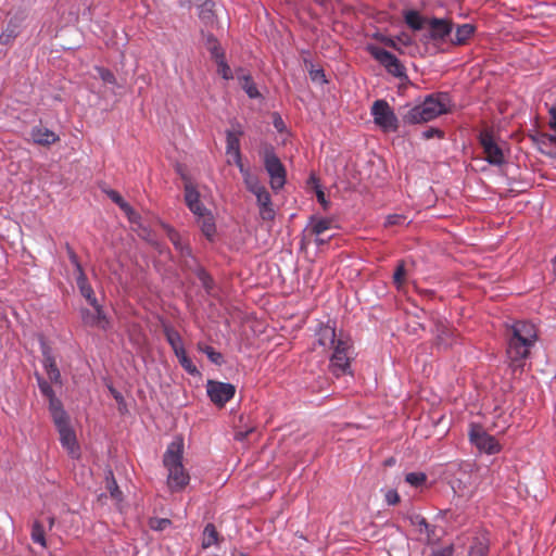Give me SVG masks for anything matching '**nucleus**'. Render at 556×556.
Segmentation results:
<instances>
[{
    "mask_svg": "<svg viewBox=\"0 0 556 556\" xmlns=\"http://www.w3.org/2000/svg\"><path fill=\"white\" fill-rule=\"evenodd\" d=\"M538 340L535 326L527 320H516L506 328V354L510 366L521 368Z\"/></svg>",
    "mask_w": 556,
    "mask_h": 556,
    "instance_id": "f257e3e1",
    "label": "nucleus"
},
{
    "mask_svg": "<svg viewBox=\"0 0 556 556\" xmlns=\"http://www.w3.org/2000/svg\"><path fill=\"white\" fill-rule=\"evenodd\" d=\"M184 447V438L176 435L163 455V466L167 470V486L173 493L184 491L190 482V475L182 464Z\"/></svg>",
    "mask_w": 556,
    "mask_h": 556,
    "instance_id": "f03ea898",
    "label": "nucleus"
},
{
    "mask_svg": "<svg viewBox=\"0 0 556 556\" xmlns=\"http://www.w3.org/2000/svg\"><path fill=\"white\" fill-rule=\"evenodd\" d=\"M53 424L60 435V443L66 450L68 456L73 459L80 457V447L77 442L76 433L71 426V420L65 409L51 415Z\"/></svg>",
    "mask_w": 556,
    "mask_h": 556,
    "instance_id": "7ed1b4c3",
    "label": "nucleus"
},
{
    "mask_svg": "<svg viewBox=\"0 0 556 556\" xmlns=\"http://www.w3.org/2000/svg\"><path fill=\"white\" fill-rule=\"evenodd\" d=\"M332 353L329 358V369L336 377L351 372L352 343L349 337L341 334L339 342L330 348Z\"/></svg>",
    "mask_w": 556,
    "mask_h": 556,
    "instance_id": "20e7f679",
    "label": "nucleus"
},
{
    "mask_svg": "<svg viewBox=\"0 0 556 556\" xmlns=\"http://www.w3.org/2000/svg\"><path fill=\"white\" fill-rule=\"evenodd\" d=\"M261 155L263 159L264 167L270 177V187L274 191H278L286 185V168L278 155L275 152L273 146H265Z\"/></svg>",
    "mask_w": 556,
    "mask_h": 556,
    "instance_id": "39448f33",
    "label": "nucleus"
},
{
    "mask_svg": "<svg viewBox=\"0 0 556 556\" xmlns=\"http://www.w3.org/2000/svg\"><path fill=\"white\" fill-rule=\"evenodd\" d=\"M374 123L383 132H395L399 129V118L386 100H376L370 109Z\"/></svg>",
    "mask_w": 556,
    "mask_h": 556,
    "instance_id": "423d86ee",
    "label": "nucleus"
},
{
    "mask_svg": "<svg viewBox=\"0 0 556 556\" xmlns=\"http://www.w3.org/2000/svg\"><path fill=\"white\" fill-rule=\"evenodd\" d=\"M368 51L390 75L400 79H407L405 66L393 53L376 46H369Z\"/></svg>",
    "mask_w": 556,
    "mask_h": 556,
    "instance_id": "0eeeda50",
    "label": "nucleus"
},
{
    "mask_svg": "<svg viewBox=\"0 0 556 556\" xmlns=\"http://www.w3.org/2000/svg\"><path fill=\"white\" fill-rule=\"evenodd\" d=\"M478 141L482 147L483 153L485 154L484 161L488 164L501 167L506 163L503 149L495 141L492 131L488 129L480 131Z\"/></svg>",
    "mask_w": 556,
    "mask_h": 556,
    "instance_id": "6e6552de",
    "label": "nucleus"
},
{
    "mask_svg": "<svg viewBox=\"0 0 556 556\" xmlns=\"http://www.w3.org/2000/svg\"><path fill=\"white\" fill-rule=\"evenodd\" d=\"M469 441L475 445L481 453L488 455H494L501 452V444L491 434H489L481 426L472 424L470 426Z\"/></svg>",
    "mask_w": 556,
    "mask_h": 556,
    "instance_id": "1a4fd4ad",
    "label": "nucleus"
},
{
    "mask_svg": "<svg viewBox=\"0 0 556 556\" xmlns=\"http://www.w3.org/2000/svg\"><path fill=\"white\" fill-rule=\"evenodd\" d=\"M424 105L422 112L427 115L429 121L446 114L450 111L451 97L447 92L431 93L421 102Z\"/></svg>",
    "mask_w": 556,
    "mask_h": 556,
    "instance_id": "9d476101",
    "label": "nucleus"
},
{
    "mask_svg": "<svg viewBox=\"0 0 556 556\" xmlns=\"http://www.w3.org/2000/svg\"><path fill=\"white\" fill-rule=\"evenodd\" d=\"M428 33L424 34L425 41H433L443 43L451 38L453 31V23L447 18L431 17L428 21Z\"/></svg>",
    "mask_w": 556,
    "mask_h": 556,
    "instance_id": "9b49d317",
    "label": "nucleus"
},
{
    "mask_svg": "<svg viewBox=\"0 0 556 556\" xmlns=\"http://www.w3.org/2000/svg\"><path fill=\"white\" fill-rule=\"evenodd\" d=\"M206 393L211 402L218 407H223L235 396L236 387L229 382L208 380L206 383Z\"/></svg>",
    "mask_w": 556,
    "mask_h": 556,
    "instance_id": "f8f14e48",
    "label": "nucleus"
},
{
    "mask_svg": "<svg viewBox=\"0 0 556 556\" xmlns=\"http://www.w3.org/2000/svg\"><path fill=\"white\" fill-rule=\"evenodd\" d=\"M27 15L25 11L18 10L10 15L5 27L0 34V45L10 46L21 35Z\"/></svg>",
    "mask_w": 556,
    "mask_h": 556,
    "instance_id": "ddd939ff",
    "label": "nucleus"
},
{
    "mask_svg": "<svg viewBox=\"0 0 556 556\" xmlns=\"http://www.w3.org/2000/svg\"><path fill=\"white\" fill-rule=\"evenodd\" d=\"M93 311L87 307L79 308V316L85 326L98 327L102 330H106L110 326V320L103 309V306H92Z\"/></svg>",
    "mask_w": 556,
    "mask_h": 556,
    "instance_id": "4468645a",
    "label": "nucleus"
},
{
    "mask_svg": "<svg viewBox=\"0 0 556 556\" xmlns=\"http://www.w3.org/2000/svg\"><path fill=\"white\" fill-rule=\"evenodd\" d=\"M184 198L187 207L194 215V218L203 217L205 213L211 211L201 202V195L198 189L191 184L187 182L184 186Z\"/></svg>",
    "mask_w": 556,
    "mask_h": 556,
    "instance_id": "2eb2a0df",
    "label": "nucleus"
},
{
    "mask_svg": "<svg viewBox=\"0 0 556 556\" xmlns=\"http://www.w3.org/2000/svg\"><path fill=\"white\" fill-rule=\"evenodd\" d=\"M38 388L43 396L49 401V413L53 415L64 409L60 399L56 397L54 390L49 381H47L40 374H35Z\"/></svg>",
    "mask_w": 556,
    "mask_h": 556,
    "instance_id": "dca6fc26",
    "label": "nucleus"
},
{
    "mask_svg": "<svg viewBox=\"0 0 556 556\" xmlns=\"http://www.w3.org/2000/svg\"><path fill=\"white\" fill-rule=\"evenodd\" d=\"M341 334L344 333L341 331L337 333L334 323L330 324V321H328L327 324H320L316 331L317 343L320 346L330 349L339 342Z\"/></svg>",
    "mask_w": 556,
    "mask_h": 556,
    "instance_id": "f3484780",
    "label": "nucleus"
},
{
    "mask_svg": "<svg viewBox=\"0 0 556 556\" xmlns=\"http://www.w3.org/2000/svg\"><path fill=\"white\" fill-rule=\"evenodd\" d=\"M435 344L438 349L446 350L456 342V334L447 325L444 323L435 324Z\"/></svg>",
    "mask_w": 556,
    "mask_h": 556,
    "instance_id": "a211bd4d",
    "label": "nucleus"
},
{
    "mask_svg": "<svg viewBox=\"0 0 556 556\" xmlns=\"http://www.w3.org/2000/svg\"><path fill=\"white\" fill-rule=\"evenodd\" d=\"M30 137L36 144L45 147H49L60 139L54 131L43 126H34L30 130Z\"/></svg>",
    "mask_w": 556,
    "mask_h": 556,
    "instance_id": "6ab92c4d",
    "label": "nucleus"
},
{
    "mask_svg": "<svg viewBox=\"0 0 556 556\" xmlns=\"http://www.w3.org/2000/svg\"><path fill=\"white\" fill-rule=\"evenodd\" d=\"M256 202L260 208V216L264 220H273L275 218V210L271 203V195L267 189L258 192L256 195Z\"/></svg>",
    "mask_w": 556,
    "mask_h": 556,
    "instance_id": "aec40b11",
    "label": "nucleus"
},
{
    "mask_svg": "<svg viewBox=\"0 0 556 556\" xmlns=\"http://www.w3.org/2000/svg\"><path fill=\"white\" fill-rule=\"evenodd\" d=\"M203 236L211 242L214 241L216 235L215 217L212 212L205 213L203 217L195 219Z\"/></svg>",
    "mask_w": 556,
    "mask_h": 556,
    "instance_id": "412c9836",
    "label": "nucleus"
},
{
    "mask_svg": "<svg viewBox=\"0 0 556 556\" xmlns=\"http://www.w3.org/2000/svg\"><path fill=\"white\" fill-rule=\"evenodd\" d=\"M406 518L410 522L412 526L417 528L419 533H425L427 538L430 540L434 536L435 527L431 526L427 522L426 518L419 514L410 513L407 514Z\"/></svg>",
    "mask_w": 556,
    "mask_h": 556,
    "instance_id": "4be33fe9",
    "label": "nucleus"
},
{
    "mask_svg": "<svg viewBox=\"0 0 556 556\" xmlns=\"http://www.w3.org/2000/svg\"><path fill=\"white\" fill-rule=\"evenodd\" d=\"M237 77L241 81V88L250 99H258L262 97L250 74H245L244 71L240 68L237 72Z\"/></svg>",
    "mask_w": 556,
    "mask_h": 556,
    "instance_id": "5701e85b",
    "label": "nucleus"
},
{
    "mask_svg": "<svg viewBox=\"0 0 556 556\" xmlns=\"http://www.w3.org/2000/svg\"><path fill=\"white\" fill-rule=\"evenodd\" d=\"M403 16L406 25L415 31L421 30L425 26H428V21L430 20L422 16L417 10H407L404 12Z\"/></svg>",
    "mask_w": 556,
    "mask_h": 556,
    "instance_id": "b1692460",
    "label": "nucleus"
},
{
    "mask_svg": "<svg viewBox=\"0 0 556 556\" xmlns=\"http://www.w3.org/2000/svg\"><path fill=\"white\" fill-rule=\"evenodd\" d=\"M476 27L472 24L466 23L456 27L455 35L450 38L453 46H463L475 34Z\"/></svg>",
    "mask_w": 556,
    "mask_h": 556,
    "instance_id": "393cba45",
    "label": "nucleus"
},
{
    "mask_svg": "<svg viewBox=\"0 0 556 556\" xmlns=\"http://www.w3.org/2000/svg\"><path fill=\"white\" fill-rule=\"evenodd\" d=\"M244 131L241 125H238V131H226V154L232 155L241 152L240 138Z\"/></svg>",
    "mask_w": 556,
    "mask_h": 556,
    "instance_id": "a878e982",
    "label": "nucleus"
},
{
    "mask_svg": "<svg viewBox=\"0 0 556 556\" xmlns=\"http://www.w3.org/2000/svg\"><path fill=\"white\" fill-rule=\"evenodd\" d=\"M190 269L194 273V275L197 276L199 281L201 282V285H202L203 289L205 290V292L207 294H211L213 289H214V287H215V282H214L213 277L199 263L197 265L192 266V268H190Z\"/></svg>",
    "mask_w": 556,
    "mask_h": 556,
    "instance_id": "bb28decb",
    "label": "nucleus"
},
{
    "mask_svg": "<svg viewBox=\"0 0 556 556\" xmlns=\"http://www.w3.org/2000/svg\"><path fill=\"white\" fill-rule=\"evenodd\" d=\"M424 105L422 103L414 105L409 108L404 114H403V121L406 124H419L429 122V118L427 115L422 112Z\"/></svg>",
    "mask_w": 556,
    "mask_h": 556,
    "instance_id": "cd10ccee",
    "label": "nucleus"
},
{
    "mask_svg": "<svg viewBox=\"0 0 556 556\" xmlns=\"http://www.w3.org/2000/svg\"><path fill=\"white\" fill-rule=\"evenodd\" d=\"M382 42L394 49V50H397L399 52H403V50L401 49L400 46H405V47H408V46H412L413 45V39L412 37L406 34V33H401L400 35H397L396 37H384L382 39Z\"/></svg>",
    "mask_w": 556,
    "mask_h": 556,
    "instance_id": "c85d7f7f",
    "label": "nucleus"
},
{
    "mask_svg": "<svg viewBox=\"0 0 556 556\" xmlns=\"http://www.w3.org/2000/svg\"><path fill=\"white\" fill-rule=\"evenodd\" d=\"M489 549V540L484 535L476 536L469 547L468 556H486Z\"/></svg>",
    "mask_w": 556,
    "mask_h": 556,
    "instance_id": "c756f323",
    "label": "nucleus"
},
{
    "mask_svg": "<svg viewBox=\"0 0 556 556\" xmlns=\"http://www.w3.org/2000/svg\"><path fill=\"white\" fill-rule=\"evenodd\" d=\"M332 220L330 218L317 217L316 215H312L309 217L308 226L311 227V231L320 236L326 230L331 228Z\"/></svg>",
    "mask_w": 556,
    "mask_h": 556,
    "instance_id": "7c9ffc66",
    "label": "nucleus"
},
{
    "mask_svg": "<svg viewBox=\"0 0 556 556\" xmlns=\"http://www.w3.org/2000/svg\"><path fill=\"white\" fill-rule=\"evenodd\" d=\"M163 332L173 351L184 346L182 338L174 327L168 324H164Z\"/></svg>",
    "mask_w": 556,
    "mask_h": 556,
    "instance_id": "2f4dec72",
    "label": "nucleus"
},
{
    "mask_svg": "<svg viewBox=\"0 0 556 556\" xmlns=\"http://www.w3.org/2000/svg\"><path fill=\"white\" fill-rule=\"evenodd\" d=\"M304 64L306 70L308 71L309 78L314 83H319L325 85L328 83L325 71L321 67L316 68L313 61L309 59H304Z\"/></svg>",
    "mask_w": 556,
    "mask_h": 556,
    "instance_id": "473e14b6",
    "label": "nucleus"
},
{
    "mask_svg": "<svg viewBox=\"0 0 556 556\" xmlns=\"http://www.w3.org/2000/svg\"><path fill=\"white\" fill-rule=\"evenodd\" d=\"M205 47L214 60L220 59V56L225 55L224 49L213 34L205 36Z\"/></svg>",
    "mask_w": 556,
    "mask_h": 556,
    "instance_id": "72a5a7b5",
    "label": "nucleus"
},
{
    "mask_svg": "<svg viewBox=\"0 0 556 556\" xmlns=\"http://www.w3.org/2000/svg\"><path fill=\"white\" fill-rule=\"evenodd\" d=\"M218 542V533L213 523H207L203 531L202 547L208 548Z\"/></svg>",
    "mask_w": 556,
    "mask_h": 556,
    "instance_id": "f704fd0d",
    "label": "nucleus"
},
{
    "mask_svg": "<svg viewBox=\"0 0 556 556\" xmlns=\"http://www.w3.org/2000/svg\"><path fill=\"white\" fill-rule=\"evenodd\" d=\"M30 538L34 543L39 544L41 547L47 546L46 531L41 522L34 521L31 526Z\"/></svg>",
    "mask_w": 556,
    "mask_h": 556,
    "instance_id": "c9c22d12",
    "label": "nucleus"
},
{
    "mask_svg": "<svg viewBox=\"0 0 556 556\" xmlns=\"http://www.w3.org/2000/svg\"><path fill=\"white\" fill-rule=\"evenodd\" d=\"M198 350L202 353H204L211 363L214 365L220 366L224 364V356L222 353L217 352L213 346L211 345H203L201 343L198 344Z\"/></svg>",
    "mask_w": 556,
    "mask_h": 556,
    "instance_id": "e433bc0d",
    "label": "nucleus"
},
{
    "mask_svg": "<svg viewBox=\"0 0 556 556\" xmlns=\"http://www.w3.org/2000/svg\"><path fill=\"white\" fill-rule=\"evenodd\" d=\"M215 3L212 0H204L199 5V17L204 22H212L214 17Z\"/></svg>",
    "mask_w": 556,
    "mask_h": 556,
    "instance_id": "4c0bfd02",
    "label": "nucleus"
},
{
    "mask_svg": "<svg viewBox=\"0 0 556 556\" xmlns=\"http://www.w3.org/2000/svg\"><path fill=\"white\" fill-rule=\"evenodd\" d=\"M406 279V269L405 264L401 261L393 273V283L397 290H401L405 283Z\"/></svg>",
    "mask_w": 556,
    "mask_h": 556,
    "instance_id": "58836bf2",
    "label": "nucleus"
},
{
    "mask_svg": "<svg viewBox=\"0 0 556 556\" xmlns=\"http://www.w3.org/2000/svg\"><path fill=\"white\" fill-rule=\"evenodd\" d=\"M40 351H41V355H42V367L43 368L51 367V365L56 364L52 349L45 341H40Z\"/></svg>",
    "mask_w": 556,
    "mask_h": 556,
    "instance_id": "ea45409f",
    "label": "nucleus"
},
{
    "mask_svg": "<svg viewBox=\"0 0 556 556\" xmlns=\"http://www.w3.org/2000/svg\"><path fill=\"white\" fill-rule=\"evenodd\" d=\"M180 256L184 258V265L187 268H192V266L198 264V260L192 253L191 247L186 243L180 250L177 251Z\"/></svg>",
    "mask_w": 556,
    "mask_h": 556,
    "instance_id": "a19ab883",
    "label": "nucleus"
},
{
    "mask_svg": "<svg viewBox=\"0 0 556 556\" xmlns=\"http://www.w3.org/2000/svg\"><path fill=\"white\" fill-rule=\"evenodd\" d=\"M410 223V219L404 214H389L384 219V227H392V226H404L408 225Z\"/></svg>",
    "mask_w": 556,
    "mask_h": 556,
    "instance_id": "79ce46f5",
    "label": "nucleus"
},
{
    "mask_svg": "<svg viewBox=\"0 0 556 556\" xmlns=\"http://www.w3.org/2000/svg\"><path fill=\"white\" fill-rule=\"evenodd\" d=\"M217 65V73L225 79L230 80L233 78L232 71L228 65L225 55L220 56V59L215 60Z\"/></svg>",
    "mask_w": 556,
    "mask_h": 556,
    "instance_id": "37998d69",
    "label": "nucleus"
},
{
    "mask_svg": "<svg viewBox=\"0 0 556 556\" xmlns=\"http://www.w3.org/2000/svg\"><path fill=\"white\" fill-rule=\"evenodd\" d=\"M405 481L412 486L419 488L424 485L427 481V476L421 471L408 472L405 476Z\"/></svg>",
    "mask_w": 556,
    "mask_h": 556,
    "instance_id": "c03bdc74",
    "label": "nucleus"
},
{
    "mask_svg": "<svg viewBox=\"0 0 556 556\" xmlns=\"http://www.w3.org/2000/svg\"><path fill=\"white\" fill-rule=\"evenodd\" d=\"M94 70L98 76L103 80V83L112 86H117V79L111 70L105 68L103 66H96Z\"/></svg>",
    "mask_w": 556,
    "mask_h": 556,
    "instance_id": "a18cd8bd",
    "label": "nucleus"
},
{
    "mask_svg": "<svg viewBox=\"0 0 556 556\" xmlns=\"http://www.w3.org/2000/svg\"><path fill=\"white\" fill-rule=\"evenodd\" d=\"M309 179L314 182V189L318 203L323 206L325 211H327L329 208L330 202L326 198V194L321 186L318 184V180L314 176H312Z\"/></svg>",
    "mask_w": 556,
    "mask_h": 556,
    "instance_id": "49530a36",
    "label": "nucleus"
},
{
    "mask_svg": "<svg viewBox=\"0 0 556 556\" xmlns=\"http://www.w3.org/2000/svg\"><path fill=\"white\" fill-rule=\"evenodd\" d=\"M167 236L170 242L173 243L176 251L180 250L187 242H185L180 236V233L175 230L173 227L167 226Z\"/></svg>",
    "mask_w": 556,
    "mask_h": 556,
    "instance_id": "de8ad7c7",
    "label": "nucleus"
},
{
    "mask_svg": "<svg viewBox=\"0 0 556 556\" xmlns=\"http://www.w3.org/2000/svg\"><path fill=\"white\" fill-rule=\"evenodd\" d=\"M43 369H45L46 374L48 375L49 380L52 383L58 384V386L63 384L61 371L56 364L51 365V367H46Z\"/></svg>",
    "mask_w": 556,
    "mask_h": 556,
    "instance_id": "09e8293b",
    "label": "nucleus"
},
{
    "mask_svg": "<svg viewBox=\"0 0 556 556\" xmlns=\"http://www.w3.org/2000/svg\"><path fill=\"white\" fill-rule=\"evenodd\" d=\"M106 194L121 210L129 208V203L117 191L111 189Z\"/></svg>",
    "mask_w": 556,
    "mask_h": 556,
    "instance_id": "8fccbe9b",
    "label": "nucleus"
},
{
    "mask_svg": "<svg viewBox=\"0 0 556 556\" xmlns=\"http://www.w3.org/2000/svg\"><path fill=\"white\" fill-rule=\"evenodd\" d=\"M79 292H80L81 296H84L86 299V301L88 302V304L90 306L100 305V303L94 294L92 286H89L88 288H84Z\"/></svg>",
    "mask_w": 556,
    "mask_h": 556,
    "instance_id": "3c124183",
    "label": "nucleus"
},
{
    "mask_svg": "<svg viewBox=\"0 0 556 556\" xmlns=\"http://www.w3.org/2000/svg\"><path fill=\"white\" fill-rule=\"evenodd\" d=\"M179 364L185 369V371H187L189 375H191V376H200L201 375L200 370L197 368V366L193 364V362L191 361V358L189 356L181 359L179 362Z\"/></svg>",
    "mask_w": 556,
    "mask_h": 556,
    "instance_id": "603ef678",
    "label": "nucleus"
},
{
    "mask_svg": "<svg viewBox=\"0 0 556 556\" xmlns=\"http://www.w3.org/2000/svg\"><path fill=\"white\" fill-rule=\"evenodd\" d=\"M111 479L108 478V489L110 491V494L114 498H119L122 495V492L118 489V485L113 477L112 471L109 472Z\"/></svg>",
    "mask_w": 556,
    "mask_h": 556,
    "instance_id": "864d4df0",
    "label": "nucleus"
},
{
    "mask_svg": "<svg viewBox=\"0 0 556 556\" xmlns=\"http://www.w3.org/2000/svg\"><path fill=\"white\" fill-rule=\"evenodd\" d=\"M76 285L78 290L80 291L84 288H88L91 286L88 281V278L84 271V269L75 271Z\"/></svg>",
    "mask_w": 556,
    "mask_h": 556,
    "instance_id": "5fc2aeb1",
    "label": "nucleus"
},
{
    "mask_svg": "<svg viewBox=\"0 0 556 556\" xmlns=\"http://www.w3.org/2000/svg\"><path fill=\"white\" fill-rule=\"evenodd\" d=\"M170 520L167 518H157L151 521V528L156 531H163L170 526Z\"/></svg>",
    "mask_w": 556,
    "mask_h": 556,
    "instance_id": "6e6d98bb",
    "label": "nucleus"
},
{
    "mask_svg": "<svg viewBox=\"0 0 556 556\" xmlns=\"http://www.w3.org/2000/svg\"><path fill=\"white\" fill-rule=\"evenodd\" d=\"M384 501L388 505L393 506L400 502V495L396 490H388L384 495Z\"/></svg>",
    "mask_w": 556,
    "mask_h": 556,
    "instance_id": "4d7b16f0",
    "label": "nucleus"
},
{
    "mask_svg": "<svg viewBox=\"0 0 556 556\" xmlns=\"http://www.w3.org/2000/svg\"><path fill=\"white\" fill-rule=\"evenodd\" d=\"M443 132L439 128L430 127L421 132V137L426 140L439 137L441 138Z\"/></svg>",
    "mask_w": 556,
    "mask_h": 556,
    "instance_id": "13d9d810",
    "label": "nucleus"
},
{
    "mask_svg": "<svg viewBox=\"0 0 556 556\" xmlns=\"http://www.w3.org/2000/svg\"><path fill=\"white\" fill-rule=\"evenodd\" d=\"M232 157L233 163L238 167L241 175H248V168L242 163V154L241 152L230 155Z\"/></svg>",
    "mask_w": 556,
    "mask_h": 556,
    "instance_id": "bf43d9fd",
    "label": "nucleus"
},
{
    "mask_svg": "<svg viewBox=\"0 0 556 556\" xmlns=\"http://www.w3.org/2000/svg\"><path fill=\"white\" fill-rule=\"evenodd\" d=\"M68 260H70L71 264L73 265L75 271L84 269L81 264H80V262H79V260H78V256L71 249L68 250Z\"/></svg>",
    "mask_w": 556,
    "mask_h": 556,
    "instance_id": "052dcab7",
    "label": "nucleus"
},
{
    "mask_svg": "<svg viewBox=\"0 0 556 556\" xmlns=\"http://www.w3.org/2000/svg\"><path fill=\"white\" fill-rule=\"evenodd\" d=\"M549 114V127L556 132V101L548 109Z\"/></svg>",
    "mask_w": 556,
    "mask_h": 556,
    "instance_id": "680f3d73",
    "label": "nucleus"
},
{
    "mask_svg": "<svg viewBox=\"0 0 556 556\" xmlns=\"http://www.w3.org/2000/svg\"><path fill=\"white\" fill-rule=\"evenodd\" d=\"M273 125L278 132H283L286 130V124L281 116L278 114L274 116Z\"/></svg>",
    "mask_w": 556,
    "mask_h": 556,
    "instance_id": "e2e57ef3",
    "label": "nucleus"
},
{
    "mask_svg": "<svg viewBox=\"0 0 556 556\" xmlns=\"http://www.w3.org/2000/svg\"><path fill=\"white\" fill-rule=\"evenodd\" d=\"M264 189H266L258 180L254 181L252 185L248 187V190L252 192L254 195H256L258 192H262Z\"/></svg>",
    "mask_w": 556,
    "mask_h": 556,
    "instance_id": "0e129e2a",
    "label": "nucleus"
},
{
    "mask_svg": "<svg viewBox=\"0 0 556 556\" xmlns=\"http://www.w3.org/2000/svg\"><path fill=\"white\" fill-rule=\"evenodd\" d=\"M541 143L543 146H545L547 143H549L551 146L555 144L556 143V136L555 135H543Z\"/></svg>",
    "mask_w": 556,
    "mask_h": 556,
    "instance_id": "69168bd1",
    "label": "nucleus"
},
{
    "mask_svg": "<svg viewBox=\"0 0 556 556\" xmlns=\"http://www.w3.org/2000/svg\"><path fill=\"white\" fill-rule=\"evenodd\" d=\"M173 352H174L175 356L178 358V362H180L181 359H184L188 356L186 353L185 346L176 349Z\"/></svg>",
    "mask_w": 556,
    "mask_h": 556,
    "instance_id": "338daca9",
    "label": "nucleus"
},
{
    "mask_svg": "<svg viewBox=\"0 0 556 556\" xmlns=\"http://www.w3.org/2000/svg\"><path fill=\"white\" fill-rule=\"evenodd\" d=\"M242 177H243V180H244V182H245V185H247V188H248L250 185H252L254 181H257V180H258L255 176H252V175L250 174V170H249V169H248V175H247V174H244V175H242Z\"/></svg>",
    "mask_w": 556,
    "mask_h": 556,
    "instance_id": "774afa93",
    "label": "nucleus"
}]
</instances>
